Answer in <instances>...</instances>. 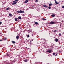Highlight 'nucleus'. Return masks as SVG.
I'll return each mask as SVG.
<instances>
[{"instance_id":"f257e3e1","label":"nucleus","mask_w":64,"mask_h":64,"mask_svg":"<svg viewBox=\"0 0 64 64\" xmlns=\"http://www.w3.org/2000/svg\"><path fill=\"white\" fill-rule=\"evenodd\" d=\"M17 12L18 13H24V11H22L21 10H20V11L18 10Z\"/></svg>"},{"instance_id":"f03ea898","label":"nucleus","mask_w":64,"mask_h":64,"mask_svg":"<svg viewBox=\"0 0 64 64\" xmlns=\"http://www.w3.org/2000/svg\"><path fill=\"white\" fill-rule=\"evenodd\" d=\"M55 23V22H51L49 23L50 24H54Z\"/></svg>"},{"instance_id":"7ed1b4c3","label":"nucleus","mask_w":64,"mask_h":64,"mask_svg":"<svg viewBox=\"0 0 64 64\" xmlns=\"http://www.w3.org/2000/svg\"><path fill=\"white\" fill-rule=\"evenodd\" d=\"M17 4V2H13L12 4V5H15Z\"/></svg>"},{"instance_id":"20e7f679","label":"nucleus","mask_w":64,"mask_h":64,"mask_svg":"<svg viewBox=\"0 0 64 64\" xmlns=\"http://www.w3.org/2000/svg\"><path fill=\"white\" fill-rule=\"evenodd\" d=\"M47 52H49L50 53H51V50H47Z\"/></svg>"},{"instance_id":"39448f33","label":"nucleus","mask_w":64,"mask_h":64,"mask_svg":"<svg viewBox=\"0 0 64 64\" xmlns=\"http://www.w3.org/2000/svg\"><path fill=\"white\" fill-rule=\"evenodd\" d=\"M28 1H29V0H26L24 2V3H27V2H28Z\"/></svg>"},{"instance_id":"423d86ee","label":"nucleus","mask_w":64,"mask_h":64,"mask_svg":"<svg viewBox=\"0 0 64 64\" xmlns=\"http://www.w3.org/2000/svg\"><path fill=\"white\" fill-rule=\"evenodd\" d=\"M43 6H44V7H45V8H47V7H48L47 6H46V5H44Z\"/></svg>"},{"instance_id":"0eeeda50","label":"nucleus","mask_w":64,"mask_h":64,"mask_svg":"<svg viewBox=\"0 0 64 64\" xmlns=\"http://www.w3.org/2000/svg\"><path fill=\"white\" fill-rule=\"evenodd\" d=\"M18 19H20V20H21L22 19L21 18V16H18Z\"/></svg>"},{"instance_id":"6e6552de","label":"nucleus","mask_w":64,"mask_h":64,"mask_svg":"<svg viewBox=\"0 0 64 64\" xmlns=\"http://www.w3.org/2000/svg\"><path fill=\"white\" fill-rule=\"evenodd\" d=\"M15 21H18V20L17 19V18H15Z\"/></svg>"},{"instance_id":"1a4fd4ad","label":"nucleus","mask_w":64,"mask_h":64,"mask_svg":"<svg viewBox=\"0 0 64 64\" xmlns=\"http://www.w3.org/2000/svg\"><path fill=\"white\" fill-rule=\"evenodd\" d=\"M52 17H55V15L53 14L51 15Z\"/></svg>"},{"instance_id":"9d476101","label":"nucleus","mask_w":64,"mask_h":64,"mask_svg":"<svg viewBox=\"0 0 64 64\" xmlns=\"http://www.w3.org/2000/svg\"><path fill=\"white\" fill-rule=\"evenodd\" d=\"M55 2V3L56 4H58V3L56 1V0H54Z\"/></svg>"},{"instance_id":"9b49d317","label":"nucleus","mask_w":64,"mask_h":64,"mask_svg":"<svg viewBox=\"0 0 64 64\" xmlns=\"http://www.w3.org/2000/svg\"><path fill=\"white\" fill-rule=\"evenodd\" d=\"M10 8H6V10H9V9H10Z\"/></svg>"},{"instance_id":"f8f14e48","label":"nucleus","mask_w":64,"mask_h":64,"mask_svg":"<svg viewBox=\"0 0 64 64\" xmlns=\"http://www.w3.org/2000/svg\"><path fill=\"white\" fill-rule=\"evenodd\" d=\"M34 24H36V25H38V23L37 22H34Z\"/></svg>"},{"instance_id":"ddd939ff","label":"nucleus","mask_w":64,"mask_h":64,"mask_svg":"<svg viewBox=\"0 0 64 64\" xmlns=\"http://www.w3.org/2000/svg\"><path fill=\"white\" fill-rule=\"evenodd\" d=\"M58 39L57 38H56L55 39V41L56 42H58Z\"/></svg>"},{"instance_id":"4468645a","label":"nucleus","mask_w":64,"mask_h":64,"mask_svg":"<svg viewBox=\"0 0 64 64\" xmlns=\"http://www.w3.org/2000/svg\"><path fill=\"white\" fill-rule=\"evenodd\" d=\"M19 36H16V39H18V38H19Z\"/></svg>"},{"instance_id":"2eb2a0df","label":"nucleus","mask_w":64,"mask_h":64,"mask_svg":"<svg viewBox=\"0 0 64 64\" xmlns=\"http://www.w3.org/2000/svg\"><path fill=\"white\" fill-rule=\"evenodd\" d=\"M49 5H48V6H52V4H49Z\"/></svg>"},{"instance_id":"dca6fc26","label":"nucleus","mask_w":64,"mask_h":64,"mask_svg":"<svg viewBox=\"0 0 64 64\" xmlns=\"http://www.w3.org/2000/svg\"><path fill=\"white\" fill-rule=\"evenodd\" d=\"M12 43H13L14 44L15 43V42H14V41H12Z\"/></svg>"},{"instance_id":"f3484780","label":"nucleus","mask_w":64,"mask_h":64,"mask_svg":"<svg viewBox=\"0 0 64 64\" xmlns=\"http://www.w3.org/2000/svg\"><path fill=\"white\" fill-rule=\"evenodd\" d=\"M24 62H27V60L26 59L24 60Z\"/></svg>"},{"instance_id":"a211bd4d","label":"nucleus","mask_w":64,"mask_h":64,"mask_svg":"<svg viewBox=\"0 0 64 64\" xmlns=\"http://www.w3.org/2000/svg\"><path fill=\"white\" fill-rule=\"evenodd\" d=\"M55 55V53L54 52V53H53V55L54 56V55Z\"/></svg>"},{"instance_id":"6ab92c4d","label":"nucleus","mask_w":64,"mask_h":64,"mask_svg":"<svg viewBox=\"0 0 64 64\" xmlns=\"http://www.w3.org/2000/svg\"><path fill=\"white\" fill-rule=\"evenodd\" d=\"M9 15L10 16H12V14H9Z\"/></svg>"},{"instance_id":"aec40b11","label":"nucleus","mask_w":64,"mask_h":64,"mask_svg":"<svg viewBox=\"0 0 64 64\" xmlns=\"http://www.w3.org/2000/svg\"><path fill=\"white\" fill-rule=\"evenodd\" d=\"M42 20H46V19H45V18H42Z\"/></svg>"},{"instance_id":"412c9836","label":"nucleus","mask_w":64,"mask_h":64,"mask_svg":"<svg viewBox=\"0 0 64 64\" xmlns=\"http://www.w3.org/2000/svg\"><path fill=\"white\" fill-rule=\"evenodd\" d=\"M36 2H38V0H36L35 1Z\"/></svg>"},{"instance_id":"4be33fe9","label":"nucleus","mask_w":64,"mask_h":64,"mask_svg":"<svg viewBox=\"0 0 64 64\" xmlns=\"http://www.w3.org/2000/svg\"><path fill=\"white\" fill-rule=\"evenodd\" d=\"M48 8L49 9H51V7H50V6H49V7H48Z\"/></svg>"},{"instance_id":"5701e85b","label":"nucleus","mask_w":64,"mask_h":64,"mask_svg":"<svg viewBox=\"0 0 64 64\" xmlns=\"http://www.w3.org/2000/svg\"><path fill=\"white\" fill-rule=\"evenodd\" d=\"M1 24H2V22H0V25H1Z\"/></svg>"},{"instance_id":"b1692460","label":"nucleus","mask_w":64,"mask_h":64,"mask_svg":"<svg viewBox=\"0 0 64 64\" xmlns=\"http://www.w3.org/2000/svg\"><path fill=\"white\" fill-rule=\"evenodd\" d=\"M56 31H57V30H54V32H56Z\"/></svg>"},{"instance_id":"393cba45","label":"nucleus","mask_w":64,"mask_h":64,"mask_svg":"<svg viewBox=\"0 0 64 64\" xmlns=\"http://www.w3.org/2000/svg\"><path fill=\"white\" fill-rule=\"evenodd\" d=\"M62 8H64V6H62Z\"/></svg>"},{"instance_id":"a878e982","label":"nucleus","mask_w":64,"mask_h":64,"mask_svg":"<svg viewBox=\"0 0 64 64\" xmlns=\"http://www.w3.org/2000/svg\"><path fill=\"white\" fill-rule=\"evenodd\" d=\"M61 34H59V35L60 36H61Z\"/></svg>"},{"instance_id":"bb28decb","label":"nucleus","mask_w":64,"mask_h":64,"mask_svg":"<svg viewBox=\"0 0 64 64\" xmlns=\"http://www.w3.org/2000/svg\"><path fill=\"white\" fill-rule=\"evenodd\" d=\"M57 56V54H56L55 55V56Z\"/></svg>"},{"instance_id":"cd10ccee","label":"nucleus","mask_w":64,"mask_h":64,"mask_svg":"<svg viewBox=\"0 0 64 64\" xmlns=\"http://www.w3.org/2000/svg\"><path fill=\"white\" fill-rule=\"evenodd\" d=\"M16 0H15V1H13V2H16Z\"/></svg>"},{"instance_id":"c85d7f7f","label":"nucleus","mask_w":64,"mask_h":64,"mask_svg":"<svg viewBox=\"0 0 64 64\" xmlns=\"http://www.w3.org/2000/svg\"><path fill=\"white\" fill-rule=\"evenodd\" d=\"M6 40V38H4V40Z\"/></svg>"},{"instance_id":"c756f323","label":"nucleus","mask_w":64,"mask_h":64,"mask_svg":"<svg viewBox=\"0 0 64 64\" xmlns=\"http://www.w3.org/2000/svg\"><path fill=\"white\" fill-rule=\"evenodd\" d=\"M28 37H30V36H29V35H28Z\"/></svg>"},{"instance_id":"7c9ffc66","label":"nucleus","mask_w":64,"mask_h":64,"mask_svg":"<svg viewBox=\"0 0 64 64\" xmlns=\"http://www.w3.org/2000/svg\"><path fill=\"white\" fill-rule=\"evenodd\" d=\"M7 56H9V55H8V54H7Z\"/></svg>"},{"instance_id":"2f4dec72","label":"nucleus","mask_w":64,"mask_h":64,"mask_svg":"<svg viewBox=\"0 0 64 64\" xmlns=\"http://www.w3.org/2000/svg\"><path fill=\"white\" fill-rule=\"evenodd\" d=\"M32 36H33V34L32 35Z\"/></svg>"},{"instance_id":"473e14b6","label":"nucleus","mask_w":64,"mask_h":64,"mask_svg":"<svg viewBox=\"0 0 64 64\" xmlns=\"http://www.w3.org/2000/svg\"><path fill=\"white\" fill-rule=\"evenodd\" d=\"M16 1H17V2H18V0H16Z\"/></svg>"},{"instance_id":"72a5a7b5","label":"nucleus","mask_w":64,"mask_h":64,"mask_svg":"<svg viewBox=\"0 0 64 64\" xmlns=\"http://www.w3.org/2000/svg\"><path fill=\"white\" fill-rule=\"evenodd\" d=\"M0 41H2V40H0Z\"/></svg>"},{"instance_id":"f704fd0d","label":"nucleus","mask_w":64,"mask_h":64,"mask_svg":"<svg viewBox=\"0 0 64 64\" xmlns=\"http://www.w3.org/2000/svg\"><path fill=\"white\" fill-rule=\"evenodd\" d=\"M0 34H1V33H0Z\"/></svg>"}]
</instances>
